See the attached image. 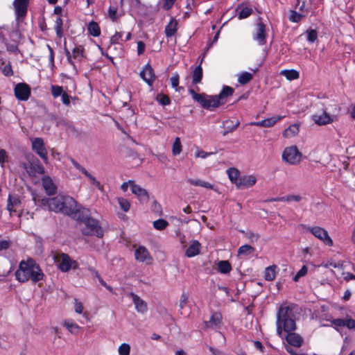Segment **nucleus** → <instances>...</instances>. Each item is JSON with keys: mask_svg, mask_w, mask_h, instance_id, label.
<instances>
[{"mask_svg": "<svg viewBox=\"0 0 355 355\" xmlns=\"http://www.w3.org/2000/svg\"><path fill=\"white\" fill-rule=\"evenodd\" d=\"M202 68L201 63L197 66L193 70L192 75V82L193 84H198L201 82L202 78Z\"/></svg>", "mask_w": 355, "mask_h": 355, "instance_id": "f704fd0d", "label": "nucleus"}, {"mask_svg": "<svg viewBox=\"0 0 355 355\" xmlns=\"http://www.w3.org/2000/svg\"><path fill=\"white\" fill-rule=\"evenodd\" d=\"M277 266L275 265H272L267 267L264 270V279L266 281H272L275 279L276 276V270Z\"/></svg>", "mask_w": 355, "mask_h": 355, "instance_id": "72a5a7b5", "label": "nucleus"}, {"mask_svg": "<svg viewBox=\"0 0 355 355\" xmlns=\"http://www.w3.org/2000/svg\"><path fill=\"white\" fill-rule=\"evenodd\" d=\"M73 219L84 223L89 216V210L83 208L80 205H78L73 214L70 216Z\"/></svg>", "mask_w": 355, "mask_h": 355, "instance_id": "aec40b11", "label": "nucleus"}, {"mask_svg": "<svg viewBox=\"0 0 355 355\" xmlns=\"http://www.w3.org/2000/svg\"><path fill=\"white\" fill-rule=\"evenodd\" d=\"M74 308L75 311L80 314L83 313V306L82 302H79L77 299H74Z\"/></svg>", "mask_w": 355, "mask_h": 355, "instance_id": "69168bd1", "label": "nucleus"}, {"mask_svg": "<svg viewBox=\"0 0 355 355\" xmlns=\"http://www.w3.org/2000/svg\"><path fill=\"white\" fill-rule=\"evenodd\" d=\"M200 243L197 240H193L186 250L187 257H193L198 255L200 252Z\"/></svg>", "mask_w": 355, "mask_h": 355, "instance_id": "a878e982", "label": "nucleus"}, {"mask_svg": "<svg viewBox=\"0 0 355 355\" xmlns=\"http://www.w3.org/2000/svg\"><path fill=\"white\" fill-rule=\"evenodd\" d=\"M227 173L232 183L236 185V183H238L240 178L241 177L240 176L239 171L235 168H230L227 170Z\"/></svg>", "mask_w": 355, "mask_h": 355, "instance_id": "473e14b6", "label": "nucleus"}, {"mask_svg": "<svg viewBox=\"0 0 355 355\" xmlns=\"http://www.w3.org/2000/svg\"><path fill=\"white\" fill-rule=\"evenodd\" d=\"M294 315L292 309L288 306L281 305L277 313V318L283 326L284 331L287 334L293 332L296 329Z\"/></svg>", "mask_w": 355, "mask_h": 355, "instance_id": "f03ea898", "label": "nucleus"}, {"mask_svg": "<svg viewBox=\"0 0 355 355\" xmlns=\"http://www.w3.org/2000/svg\"><path fill=\"white\" fill-rule=\"evenodd\" d=\"M182 151V144L180 141V139L179 137H176L173 144L172 147V153L173 155H179Z\"/></svg>", "mask_w": 355, "mask_h": 355, "instance_id": "a18cd8bd", "label": "nucleus"}, {"mask_svg": "<svg viewBox=\"0 0 355 355\" xmlns=\"http://www.w3.org/2000/svg\"><path fill=\"white\" fill-rule=\"evenodd\" d=\"M312 119L315 123L319 125H327L333 121L331 116L325 111L322 114H313Z\"/></svg>", "mask_w": 355, "mask_h": 355, "instance_id": "b1692460", "label": "nucleus"}, {"mask_svg": "<svg viewBox=\"0 0 355 355\" xmlns=\"http://www.w3.org/2000/svg\"><path fill=\"white\" fill-rule=\"evenodd\" d=\"M304 17H305V15L300 14L295 10H291L288 19L292 22L297 23Z\"/></svg>", "mask_w": 355, "mask_h": 355, "instance_id": "c03bdc74", "label": "nucleus"}, {"mask_svg": "<svg viewBox=\"0 0 355 355\" xmlns=\"http://www.w3.org/2000/svg\"><path fill=\"white\" fill-rule=\"evenodd\" d=\"M301 200L302 197L300 195H288L286 196H284V202H300Z\"/></svg>", "mask_w": 355, "mask_h": 355, "instance_id": "680f3d73", "label": "nucleus"}, {"mask_svg": "<svg viewBox=\"0 0 355 355\" xmlns=\"http://www.w3.org/2000/svg\"><path fill=\"white\" fill-rule=\"evenodd\" d=\"M20 204L21 201L18 198L13 197L10 194L8 196L7 209L9 211L10 215L17 213V211L14 208Z\"/></svg>", "mask_w": 355, "mask_h": 355, "instance_id": "c756f323", "label": "nucleus"}, {"mask_svg": "<svg viewBox=\"0 0 355 355\" xmlns=\"http://www.w3.org/2000/svg\"><path fill=\"white\" fill-rule=\"evenodd\" d=\"M252 79V75L247 71L242 72L239 78H238V82L241 85H245L248 83Z\"/></svg>", "mask_w": 355, "mask_h": 355, "instance_id": "ea45409f", "label": "nucleus"}, {"mask_svg": "<svg viewBox=\"0 0 355 355\" xmlns=\"http://www.w3.org/2000/svg\"><path fill=\"white\" fill-rule=\"evenodd\" d=\"M283 117L278 116L264 119L265 127L270 128L273 126L278 121L281 120Z\"/></svg>", "mask_w": 355, "mask_h": 355, "instance_id": "5fc2aeb1", "label": "nucleus"}, {"mask_svg": "<svg viewBox=\"0 0 355 355\" xmlns=\"http://www.w3.org/2000/svg\"><path fill=\"white\" fill-rule=\"evenodd\" d=\"M187 182L193 186H199L207 189H213V185L201 180L188 179Z\"/></svg>", "mask_w": 355, "mask_h": 355, "instance_id": "58836bf2", "label": "nucleus"}, {"mask_svg": "<svg viewBox=\"0 0 355 355\" xmlns=\"http://www.w3.org/2000/svg\"><path fill=\"white\" fill-rule=\"evenodd\" d=\"M178 21L175 18H171L166 26L164 33L167 38L174 36L178 31Z\"/></svg>", "mask_w": 355, "mask_h": 355, "instance_id": "393cba45", "label": "nucleus"}, {"mask_svg": "<svg viewBox=\"0 0 355 355\" xmlns=\"http://www.w3.org/2000/svg\"><path fill=\"white\" fill-rule=\"evenodd\" d=\"M54 257L55 263H56L58 268L63 272H67L71 268H76L77 266V262L76 261H73L66 253L62 252Z\"/></svg>", "mask_w": 355, "mask_h": 355, "instance_id": "423d86ee", "label": "nucleus"}, {"mask_svg": "<svg viewBox=\"0 0 355 355\" xmlns=\"http://www.w3.org/2000/svg\"><path fill=\"white\" fill-rule=\"evenodd\" d=\"M78 98L76 97H72L69 96L66 92H64L61 96V100L62 103L66 106H69L71 104V100L76 101Z\"/></svg>", "mask_w": 355, "mask_h": 355, "instance_id": "864d4df0", "label": "nucleus"}, {"mask_svg": "<svg viewBox=\"0 0 355 355\" xmlns=\"http://www.w3.org/2000/svg\"><path fill=\"white\" fill-rule=\"evenodd\" d=\"M140 77L147 83V85L151 87L153 84V82L155 80V75L154 73V70L152 66L148 63L146 64L144 69L141 71Z\"/></svg>", "mask_w": 355, "mask_h": 355, "instance_id": "2eb2a0df", "label": "nucleus"}, {"mask_svg": "<svg viewBox=\"0 0 355 355\" xmlns=\"http://www.w3.org/2000/svg\"><path fill=\"white\" fill-rule=\"evenodd\" d=\"M32 150L37 154L45 164L48 163L49 157L44 139L41 137L31 139Z\"/></svg>", "mask_w": 355, "mask_h": 355, "instance_id": "0eeeda50", "label": "nucleus"}, {"mask_svg": "<svg viewBox=\"0 0 355 355\" xmlns=\"http://www.w3.org/2000/svg\"><path fill=\"white\" fill-rule=\"evenodd\" d=\"M189 294L183 292L180 299V313L182 315L188 316L190 313V311H186L185 309L188 304Z\"/></svg>", "mask_w": 355, "mask_h": 355, "instance_id": "c85d7f7f", "label": "nucleus"}, {"mask_svg": "<svg viewBox=\"0 0 355 355\" xmlns=\"http://www.w3.org/2000/svg\"><path fill=\"white\" fill-rule=\"evenodd\" d=\"M42 183L48 196H53L56 193L57 187L53 183V180L49 175H45L42 178Z\"/></svg>", "mask_w": 355, "mask_h": 355, "instance_id": "a211bd4d", "label": "nucleus"}, {"mask_svg": "<svg viewBox=\"0 0 355 355\" xmlns=\"http://www.w3.org/2000/svg\"><path fill=\"white\" fill-rule=\"evenodd\" d=\"M87 32L93 37H98L101 35V28L97 22L92 21L88 24Z\"/></svg>", "mask_w": 355, "mask_h": 355, "instance_id": "2f4dec72", "label": "nucleus"}, {"mask_svg": "<svg viewBox=\"0 0 355 355\" xmlns=\"http://www.w3.org/2000/svg\"><path fill=\"white\" fill-rule=\"evenodd\" d=\"M236 11L238 12V18L239 19L248 18L252 13V9L250 7L243 6V5L239 6Z\"/></svg>", "mask_w": 355, "mask_h": 355, "instance_id": "7c9ffc66", "label": "nucleus"}, {"mask_svg": "<svg viewBox=\"0 0 355 355\" xmlns=\"http://www.w3.org/2000/svg\"><path fill=\"white\" fill-rule=\"evenodd\" d=\"M281 75L284 76L288 80H293L299 78V72L295 69H284L280 73Z\"/></svg>", "mask_w": 355, "mask_h": 355, "instance_id": "c9c22d12", "label": "nucleus"}, {"mask_svg": "<svg viewBox=\"0 0 355 355\" xmlns=\"http://www.w3.org/2000/svg\"><path fill=\"white\" fill-rule=\"evenodd\" d=\"M234 92V89L230 86H223L220 92L216 95L218 98L223 105L227 103V99L229 96H231Z\"/></svg>", "mask_w": 355, "mask_h": 355, "instance_id": "cd10ccee", "label": "nucleus"}, {"mask_svg": "<svg viewBox=\"0 0 355 355\" xmlns=\"http://www.w3.org/2000/svg\"><path fill=\"white\" fill-rule=\"evenodd\" d=\"M316 238L322 241L325 245L328 246L333 245V241L329 236L327 230L319 226L308 227L306 229Z\"/></svg>", "mask_w": 355, "mask_h": 355, "instance_id": "9d476101", "label": "nucleus"}, {"mask_svg": "<svg viewBox=\"0 0 355 355\" xmlns=\"http://www.w3.org/2000/svg\"><path fill=\"white\" fill-rule=\"evenodd\" d=\"M222 322V315L219 312H214L211 317L209 320L208 321H204V328L205 329H209V328H214L216 327H218Z\"/></svg>", "mask_w": 355, "mask_h": 355, "instance_id": "4be33fe9", "label": "nucleus"}, {"mask_svg": "<svg viewBox=\"0 0 355 355\" xmlns=\"http://www.w3.org/2000/svg\"><path fill=\"white\" fill-rule=\"evenodd\" d=\"M63 21L60 17H58L55 21L54 29L56 33V36L61 38L64 36L62 30Z\"/></svg>", "mask_w": 355, "mask_h": 355, "instance_id": "4c0bfd02", "label": "nucleus"}, {"mask_svg": "<svg viewBox=\"0 0 355 355\" xmlns=\"http://www.w3.org/2000/svg\"><path fill=\"white\" fill-rule=\"evenodd\" d=\"M119 355H130V347L127 343L121 344L119 347Z\"/></svg>", "mask_w": 355, "mask_h": 355, "instance_id": "13d9d810", "label": "nucleus"}, {"mask_svg": "<svg viewBox=\"0 0 355 355\" xmlns=\"http://www.w3.org/2000/svg\"><path fill=\"white\" fill-rule=\"evenodd\" d=\"M129 295L131 297L137 312L144 313L147 311V304L139 296L134 293H130Z\"/></svg>", "mask_w": 355, "mask_h": 355, "instance_id": "6ab92c4d", "label": "nucleus"}, {"mask_svg": "<svg viewBox=\"0 0 355 355\" xmlns=\"http://www.w3.org/2000/svg\"><path fill=\"white\" fill-rule=\"evenodd\" d=\"M0 69L3 74L6 76L9 77L13 75L12 66L10 62H8L7 64L3 62L0 67Z\"/></svg>", "mask_w": 355, "mask_h": 355, "instance_id": "37998d69", "label": "nucleus"}, {"mask_svg": "<svg viewBox=\"0 0 355 355\" xmlns=\"http://www.w3.org/2000/svg\"><path fill=\"white\" fill-rule=\"evenodd\" d=\"M163 1H164V3L162 6V8L164 10H168L173 7V6L176 0H163Z\"/></svg>", "mask_w": 355, "mask_h": 355, "instance_id": "338daca9", "label": "nucleus"}, {"mask_svg": "<svg viewBox=\"0 0 355 355\" xmlns=\"http://www.w3.org/2000/svg\"><path fill=\"white\" fill-rule=\"evenodd\" d=\"M123 33L122 32H116V33L111 37L110 40V45L108 46L109 49L112 48L113 45L117 44L119 42V40H122Z\"/></svg>", "mask_w": 355, "mask_h": 355, "instance_id": "49530a36", "label": "nucleus"}, {"mask_svg": "<svg viewBox=\"0 0 355 355\" xmlns=\"http://www.w3.org/2000/svg\"><path fill=\"white\" fill-rule=\"evenodd\" d=\"M157 101L162 105H168L171 103L169 97L164 94H159L156 97Z\"/></svg>", "mask_w": 355, "mask_h": 355, "instance_id": "4d7b16f0", "label": "nucleus"}, {"mask_svg": "<svg viewBox=\"0 0 355 355\" xmlns=\"http://www.w3.org/2000/svg\"><path fill=\"white\" fill-rule=\"evenodd\" d=\"M132 193L136 195L139 201L141 202H147L149 200V196L147 191L138 184H132L131 187Z\"/></svg>", "mask_w": 355, "mask_h": 355, "instance_id": "412c9836", "label": "nucleus"}, {"mask_svg": "<svg viewBox=\"0 0 355 355\" xmlns=\"http://www.w3.org/2000/svg\"><path fill=\"white\" fill-rule=\"evenodd\" d=\"M267 36L266 25L263 23V19L259 17L255 24V29L252 34V39L256 41L259 46H263L267 42Z\"/></svg>", "mask_w": 355, "mask_h": 355, "instance_id": "39448f33", "label": "nucleus"}, {"mask_svg": "<svg viewBox=\"0 0 355 355\" xmlns=\"http://www.w3.org/2000/svg\"><path fill=\"white\" fill-rule=\"evenodd\" d=\"M254 251V248L250 245H243L238 249L239 255L248 256Z\"/></svg>", "mask_w": 355, "mask_h": 355, "instance_id": "a19ab883", "label": "nucleus"}, {"mask_svg": "<svg viewBox=\"0 0 355 355\" xmlns=\"http://www.w3.org/2000/svg\"><path fill=\"white\" fill-rule=\"evenodd\" d=\"M218 271L222 274H227L232 270L231 264L228 261H220L218 263Z\"/></svg>", "mask_w": 355, "mask_h": 355, "instance_id": "e433bc0d", "label": "nucleus"}, {"mask_svg": "<svg viewBox=\"0 0 355 355\" xmlns=\"http://www.w3.org/2000/svg\"><path fill=\"white\" fill-rule=\"evenodd\" d=\"M302 154L295 146L287 147L282 153V159L291 164H298L301 160Z\"/></svg>", "mask_w": 355, "mask_h": 355, "instance_id": "6e6552de", "label": "nucleus"}, {"mask_svg": "<svg viewBox=\"0 0 355 355\" xmlns=\"http://www.w3.org/2000/svg\"><path fill=\"white\" fill-rule=\"evenodd\" d=\"M30 176L35 177L37 175L45 173V169L37 158L28 160V166L25 167Z\"/></svg>", "mask_w": 355, "mask_h": 355, "instance_id": "f8f14e48", "label": "nucleus"}, {"mask_svg": "<svg viewBox=\"0 0 355 355\" xmlns=\"http://www.w3.org/2000/svg\"><path fill=\"white\" fill-rule=\"evenodd\" d=\"M189 94L193 99L200 104V105L206 110H214L222 105L216 95H207L205 93L198 94L192 88L189 89Z\"/></svg>", "mask_w": 355, "mask_h": 355, "instance_id": "f257e3e1", "label": "nucleus"}, {"mask_svg": "<svg viewBox=\"0 0 355 355\" xmlns=\"http://www.w3.org/2000/svg\"><path fill=\"white\" fill-rule=\"evenodd\" d=\"M36 262L33 259H28L27 261H21L19 263V268L15 272L16 279L21 283L28 282L30 279L31 272L33 271V266Z\"/></svg>", "mask_w": 355, "mask_h": 355, "instance_id": "7ed1b4c3", "label": "nucleus"}, {"mask_svg": "<svg viewBox=\"0 0 355 355\" xmlns=\"http://www.w3.org/2000/svg\"><path fill=\"white\" fill-rule=\"evenodd\" d=\"M343 327H346L349 329H352L355 328V320L352 318H346L344 319V324Z\"/></svg>", "mask_w": 355, "mask_h": 355, "instance_id": "e2e57ef3", "label": "nucleus"}, {"mask_svg": "<svg viewBox=\"0 0 355 355\" xmlns=\"http://www.w3.org/2000/svg\"><path fill=\"white\" fill-rule=\"evenodd\" d=\"M285 338L288 343V346L300 347L303 343V338L300 334L294 332L288 333Z\"/></svg>", "mask_w": 355, "mask_h": 355, "instance_id": "5701e85b", "label": "nucleus"}, {"mask_svg": "<svg viewBox=\"0 0 355 355\" xmlns=\"http://www.w3.org/2000/svg\"><path fill=\"white\" fill-rule=\"evenodd\" d=\"M108 15L112 21H116V8L114 7H110L108 10Z\"/></svg>", "mask_w": 355, "mask_h": 355, "instance_id": "774afa93", "label": "nucleus"}, {"mask_svg": "<svg viewBox=\"0 0 355 355\" xmlns=\"http://www.w3.org/2000/svg\"><path fill=\"white\" fill-rule=\"evenodd\" d=\"M64 325L71 334H76L80 329V327L77 324L71 320L65 321Z\"/></svg>", "mask_w": 355, "mask_h": 355, "instance_id": "09e8293b", "label": "nucleus"}, {"mask_svg": "<svg viewBox=\"0 0 355 355\" xmlns=\"http://www.w3.org/2000/svg\"><path fill=\"white\" fill-rule=\"evenodd\" d=\"M318 37V33L315 30L310 29L306 31V39L307 41L313 43Z\"/></svg>", "mask_w": 355, "mask_h": 355, "instance_id": "6e6d98bb", "label": "nucleus"}, {"mask_svg": "<svg viewBox=\"0 0 355 355\" xmlns=\"http://www.w3.org/2000/svg\"><path fill=\"white\" fill-rule=\"evenodd\" d=\"M78 205L77 202L72 197L69 196H63L62 205L63 208L61 209L62 210H60V212L70 216L73 214V211Z\"/></svg>", "mask_w": 355, "mask_h": 355, "instance_id": "ddd939ff", "label": "nucleus"}, {"mask_svg": "<svg viewBox=\"0 0 355 355\" xmlns=\"http://www.w3.org/2000/svg\"><path fill=\"white\" fill-rule=\"evenodd\" d=\"M86 176L91 180L92 184L95 185L98 189H103V186L91 173H89V175Z\"/></svg>", "mask_w": 355, "mask_h": 355, "instance_id": "0e129e2a", "label": "nucleus"}, {"mask_svg": "<svg viewBox=\"0 0 355 355\" xmlns=\"http://www.w3.org/2000/svg\"><path fill=\"white\" fill-rule=\"evenodd\" d=\"M51 92L53 98H56L61 96L64 92L62 86L52 85L51 86Z\"/></svg>", "mask_w": 355, "mask_h": 355, "instance_id": "79ce46f5", "label": "nucleus"}, {"mask_svg": "<svg viewBox=\"0 0 355 355\" xmlns=\"http://www.w3.org/2000/svg\"><path fill=\"white\" fill-rule=\"evenodd\" d=\"M84 48L82 46H78L73 48L71 53L73 59L80 60L83 57Z\"/></svg>", "mask_w": 355, "mask_h": 355, "instance_id": "de8ad7c7", "label": "nucleus"}, {"mask_svg": "<svg viewBox=\"0 0 355 355\" xmlns=\"http://www.w3.org/2000/svg\"><path fill=\"white\" fill-rule=\"evenodd\" d=\"M29 0H14L13 6L17 18L24 17L27 14Z\"/></svg>", "mask_w": 355, "mask_h": 355, "instance_id": "4468645a", "label": "nucleus"}, {"mask_svg": "<svg viewBox=\"0 0 355 355\" xmlns=\"http://www.w3.org/2000/svg\"><path fill=\"white\" fill-rule=\"evenodd\" d=\"M256 182L257 179L254 175H243L236 186L239 189H245L254 185Z\"/></svg>", "mask_w": 355, "mask_h": 355, "instance_id": "f3484780", "label": "nucleus"}, {"mask_svg": "<svg viewBox=\"0 0 355 355\" xmlns=\"http://www.w3.org/2000/svg\"><path fill=\"white\" fill-rule=\"evenodd\" d=\"M83 223L85 226L81 230V232L83 235L96 236L98 238L103 237L104 231L99 225L98 220L89 217Z\"/></svg>", "mask_w": 355, "mask_h": 355, "instance_id": "20e7f679", "label": "nucleus"}, {"mask_svg": "<svg viewBox=\"0 0 355 355\" xmlns=\"http://www.w3.org/2000/svg\"><path fill=\"white\" fill-rule=\"evenodd\" d=\"M14 92L17 99L26 101L31 96V87L26 83H20L15 85Z\"/></svg>", "mask_w": 355, "mask_h": 355, "instance_id": "9b49d317", "label": "nucleus"}, {"mask_svg": "<svg viewBox=\"0 0 355 355\" xmlns=\"http://www.w3.org/2000/svg\"><path fill=\"white\" fill-rule=\"evenodd\" d=\"M118 202L119 204L121 209L123 211L127 212L129 211L130 208V204L127 199L123 198H118Z\"/></svg>", "mask_w": 355, "mask_h": 355, "instance_id": "603ef678", "label": "nucleus"}, {"mask_svg": "<svg viewBox=\"0 0 355 355\" xmlns=\"http://www.w3.org/2000/svg\"><path fill=\"white\" fill-rule=\"evenodd\" d=\"M135 258L139 262L150 263L153 258L149 251L143 245H139L135 251Z\"/></svg>", "mask_w": 355, "mask_h": 355, "instance_id": "dca6fc26", "label": "nucleus"}, {"mask_svg": "<svg viewBox=\"0 0 355 355\" xmlns=\"http://www.w3.org/2000/svg\"><path fill=\"white\" fill-rule=\"evenodd\" d=\"M179 79L180 76L178 73H174L170 78L171 86L175 89V91H179V89H178V86L179 85Z\"/></svg>", "mask_w": 355, "mask_h": 355, "instance_id": "bf43d9fd", "label": "nucleus"}, {"mask_svg": "<svg viewBox=\"0 0 355 355\" xmlns=\"http://www.w3.org/2000/svg\"><path fill=\"white\" fill-rule=\"evenodd\" d=\"M62 195H58L53 198H45L41 200L42 205L48 207L49 210L55 213L60 212L61 209L63 208L62 205Z\"/></svg>", "mask_w": 355, "mask_h": 355, "instance_id": "1a4fd4ad", "label": "nucleus"}, {"mask_svg": "<svg viewBox=\"0 0 355 355\" xmlns=\"http://www.w3.org/2000/svg\"><path fill=\"white\" fill-rule=\"evenodd\" d=\"M44 274L40 268V266L36 263L33 266V271L31 272L30 279L33 284H35L43 279Z\"/></svg>", "mask_w": 355, "mask_h": 355, "instance_id": "bb28decb", "label": "nucleus"}, {"mask_svg": "<svg viewBox=\"0 0 355 355\" xmlns=\"http://www.w3.org/2000/svg\"><path fill=\"white\" fill-rule=\"evenodd\" d=\"M299 130H298V127L295 125H291L289 126L288 128H286L283 135L285 137H293L294 135H295L296 134H297Z\"/></svg>", "mask_w": 355, "mask_h": 355, "instance_id": "3c124183", "label": "nucleus"}, {"mask_svg": "<svg viewBox=\"0 0 355 355\" xmlns=\"http://www.w3.org/2000/svg\"><path fill=\"white\" fill-rule=\"evenodd\" d=\"M168 225V221L164 219H158L153 222V227L158 230H163Z\"/></svg>", "mask_w": 355, "mask_h": 355, "instance_id": "8fccbe9b", "label": "nucleus"}, {"mask_svg": "<svg viewBox=\"0 0 355 355\" xmlns=\"http://www.w3.org/2000/svg\"><path fill=\"white\" fill-rule=\"evenodd\" d=\"M307 267L306 266H303L295 275V277H293V280L295 282H297L300 277L304 276L307 273Z\"/></svg>", "mask_w": 355, "mask_h": 355, "instance_id": "052dcab7", "label": "nucleus"}]
</instances>
